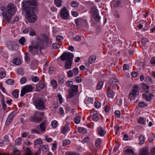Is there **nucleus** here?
<instances>
[{"instance_id":"nucleus-1","label":"nucleus","mask_w":155,"mask_h":155,"mask_svg":"<svg viewBox=\"0 0 155 155\" xmlns=\"http://www.w3.org/2000/svg\"><path fill=\"white\" fill-rule=\"evenodd\" d=\"M48 38L45 37L41 39H38L35 43L32 44L28 46V51L33 55L38 54V50L41 51L44 48L45 45L48 43Z\"/></svg>"},{"instance_id":"nucleus-2","label":"nucleus","mask_w":155,"mask_h":155,"mask_svg":"<svg viewBox=\"0 0 155 155\" xmlns=\"http://www.w3.org/2000/svg\"><path fill=\"white\" fill-rule=\"evenodd\" d=\"M6 9V13H2V15L4 18L9 22L13 15L15 14L16 9L14 5L11 3L9 4L8 5Z\"/></svg>"},{"instance_id":"nucleus-3","label":"nucleus","mask_w":155,"mask_h":155,"mask_svg":"<svg viewBox=\"0 0 155 155\" xmlns=\"http://www.w3.org/2000/svg\"><path fill=\"white\" fill-rule=\"evenodd\" d=\"M66 84L69 87H71L68 90L69 94L67 98H71L76 94L78 92V86L73 85V82L71 81H68L66 83Z\"/></svg>"},{"instance_id":"nucleus-4","label":"nucleus","mask_w":155,"mask_h":155,"mask_svg":"<svg viewBox=\"0 0 155 155\" xmlns=\"http://www.w3.org/2000/svg\"><path fill=\"white\" fill-rule=\"evenodd\" d=\"M26 11V18L29 22L33 23L36 21L37 16L35 14L34 8H27L24 9Z\"/></svg>"},{"instance_id":"nucleus-5","label":"nucleus","mask_w":155,"mask_h":155,"mask_svg":"<svg viewBox=\"0 0 155 155\" xmlns=\"http://www.w3.org/2000/svg\"><path fill=\"white\" fill-rule=\"evenodd\" d=\"M45 102L44 99L41 97H37L33 99V104L38 110H43L45 109Z\"/></svg>"},{"instance_id":"nucleus-6","label":"nucleus","mask_w":155,"mask_h":155,"mask_svg":"<svg viewBox=\"0 0 155 155\" xmlns=\"http://www.w3.org/2000/svg\"><path fill=\"white\" fill-rule=\"evenodd\" d=\"M22 4L24 9L31 8L32 7L35 9L37 5V0H28L27 1L23 2Z\"/></svg>"},{"instance_id":"nucleus-7","label":"nucleus","mask_w":155,"mask_h":155,"mask_svg":"<svg viewBox=\"0 0 155 155\" xmlns=\"http://www.w3.org/2000/svg\"><path fill=\"white\" fill-rule=\"evenodd\" d=\"M44 114L41 112H37L33 116L30 117V120L33 122H39L44 117Z\"/></svg>"},{"instance_id":"nucleus-8","label":"nucleus","mask_w":155,"mask_h":155,"mask_svg":"<svg viewBox=\"0 0 155 155\" xmlns=\"http://www.w3.org/2000/svg\"><path fill=\"white\" fill-rule=\"evenodd\" d=\"M74 57L73 54L69 52H65L60 56V59L62 61L65 60L73 61Z\"/></svg>"},{"instance_id":"nucleus-9","label":"nucleus","mask_w":155,"mask_h":155,"mask_svg":"<svg viewBox=\"0 0 155 155\" xmlns=\"http://www.w3.org/2000/svg\"><path fill=\"white\" fill-rule=\"evenodd\" d=\"M60 14L61 17L65 20L68 19L70 17L69 12L65 7H64L61 10Z\"/></svg>"},{"instance_id":"nucleus-10","label":"nucleus","mask_w":155,"mask_h":155,"mask_svg":"<svg viewBox=\"0 0 155 155\" xmlns=\"http://www.w3.org/2000/svg\"><path fill=\"white\" fill-rule=\"evenodd\" d=\"M32 86L30 85L25 86L21 90V96L22 97L27 93L32 91Z\"/></svg>"},{"instance_id":"nucleus-11","label":"nucleus","mask_w":155,"mask_h":155,"mask_svg":"<svg viewBox=\"0 0 155 155\" xmlns=\"http://www.w3.org/2000/svg\"><path fill=\"white\" fill-rule=\"evenodd\" d=\"M139 90L138 86L137 85L134 86L132 90L130 92L129 96L131 98L135 97L137 94V93Z\"/></svg>"},{"instance_id":"nucleus-12","label":"nucleus","mask_w":155,"mask_h":155,"mask_svg":"<svg viewBox=\"0 0 155 155\" xmlns=\"http://www.w3.org/2000/svg\"><path fill=\"white\" fill-rule=\"evenodd\" d=\"M93 9H94L93 11V17L97 21H99L101 18L100 16L98 15V11L94 6L92 7Z\"/></svg>"},{"instance_id":"nucleus-13","label":"nucleus","mask_w":155,"mask_h":155,"mask_svg":"<svg viewBox=\"0 0 155 155\" xmlns=\"http://www.w3.org/2000/svg\"><path fill=\"white\" fill-rule=\"evenodd\" d=\"M46 121H43L40 124L39 127L38 126L37 127V128L40 130L41 132H43L45 130Z\"/></svg>"},{"instance_id":"nucleus-14","label":"nucleus","mask_w":155,"mask_h":155,"mask_svg":"<svg viewBox=\"0 0 155 155\" xmlns=\"http://www.w3.org/2000/svg\"><path fill=\"white\" fill-rule=\"evenodd\" d=\"M45 87V85L41 81H39L36 85V87L39 90L44 89Z\"/></svg>"},{"instance_id":"nucleus-15","label":"nucleus","mask_w":155,"mask_h":155,"mask_svg":"<svg viewBox=\"0 0 155 155\" xmlns=\"http://www.w3.org/2000/svg\"><path fill=\"white\" fill-rule=\"evenodd\" d=\"M153 96V95L151 93H149L148 94H143V97L147 101H150L151 100L152 97Z\"/></svg>"},{"instance_id":"nucleus-16","label":"nucleus","mask_w":155,"mask_h":155,"mask_svg":"<svg viewBox=\"0 0 155 155\" xmlns=\"http://www.w3.org/2000/svg\"><path fill=\"white\" fill-rule=\"evenodd\" d=\"M73 61L67 60L65 62V67L66 69H69L71 68Z\"/></svg>"},{"instance_id":"nucleus-17","label":"nucleus","mask_w":155,"mask_h":155,"mask_svg":"<svg viewBox=\"0 0 155 155\" xmlns=\"http://www.w3.org/2000/svg\"><path fill=\"white\" fill-rule=\"evenodd\" d=\"M93 102V99L92 98L89 97H87L84 101L85 103L88 106H89L90 104H92Z\"/></svg>"},{"instance_id":"nucleus-18","label":"nucleus","mask_w":155,"mask_h":155,"mask_svg":"<svg viewBox=\"0 0 155 155\" xmlns=\"http://www.w3.org/2000/svg\"><path fill=\"white\" fill-rule=\"evenodd\" d=\"M107 95L109 97L112 98L115 94V92L113 91L110 89H108L107 90Z\"/></svg>"},{"instance_id":"nucleus-19","label":"nucleus","mask_w":155,"mask_h":155,"mask_svg":"<svg viewBox=\"0 0 155 155\" xmlns=\"http://www.w3.org/2000/svg\"><path fill=\"white\" fill-rule=\"evenodd\" d=\"M110 85L115 87L116 86V79L115 78H112L109 81Z\"/></svg>"},{"instance_id":"nucleus-20","label":"nucleus","mask_w":155,"mask_h":155,"mask_svg":"<svg viewBox=\"0 0 155 155\" xmlns=\"http://www.w3.org/2000/svg\"><path fill=\"white\" fill-rule=\"evenodd\" d=\"M142 89L144 92L147 93L149 91V87L146 84H143L142 85Z\"/></svg>"},{"instance_id":"nucleus-21","label":"nucleus","mask_w":155,"mask_h":155,"mask_svg":"<svg viewBox=\"0 0 155 155\" xmlns=\"http://www.w3.org/2000/svg\"><path fill=\"white\" fill-rule=\"evenodd\" d=\"M54 3L57 7H60L62 6L63 1L62 0H54Z\"/></svg>"},{"instance_id":"nucleus-22","label":"nucleus","mask_w":155,"mask_h":155,"mask_svg":"<svg viewBox=\"0 0 155 155\" xmlns=\"http://www.w3.org/2000/svg\"><path fill=\"white\" fill-rule=\"evenodd\" d=\"M137 123L141 125H145V120L143 117H139L137 121Z\"/></svg>"},{"instance_id":"nucleus-23","label":"nucleus","mask_w":155,"mask_h":155,"mask_svg":"<svg viewBox=\"0 0 155 155\" xmlns=\"http://www.w3.org/2000/svg\"><path fill=\"white\" fill-rule=\"evenodd\" d=\"M98 133L100 136H104L105 134V131L103 130L102 127H99L97 128Z\"/></svg>"},{"instance_id":"nucleus-24","label":"nucleus","mask_w":155,"mask_h":155,"mask_svg":"<svg viewBox=\"0 0 155 155\" xmlns=\"http://www.w3.org/2000/svg\"><path fill=\"white\" fill-rule=\"evenodd\" d=\"M96 56L95 55L91 56L89 59V62L90 64L93 63L96 60Z\"/></svg>"},{"instance_id":"nucleus-25","label":"nucleus","mask_w":155,"mask_h":155,"mask_svg":"<svg viewBox=\"0 0 155 155\" xmlns=\"http://www.w3.org/2000/svg\"><path fill=\"white\" fill-rule=\"evenodd\" d=\"M83 20L80 18H78L75 20V22L77 26H79L82 24V22Z\"/></svg>"},{"instance_id":"nucleus-26","label":"nucleus","mask_w":155,"mask_h":155,"mask_svg":"<svg viewBox=\"0 0 155 155\" xmlns=\"http://www.w3.org/2000/svg\"><path fill=\"white\" fill-rule=\"evenodd\" d=\"M13 63L15 65H18L21 64V61L19 58H16L13 61Z\"/></svg>"},{"instance_id":"nucleus-27","label":"nucleus","mask_w":155,"mask_h":155,"mask_svg":"<svg viewBox=\"0 0 155 155\" xmlns=\"http://www.w3.org/2000/svg\"><path fill=\"white\" fill-rule=\"evenodd\" d=\"M125 152L130 155H135V153L134 150L129 148H127L125 150Z\"/></svg>"},{"instance_id":"nucleus-28","label":"nucleus","mask_w":155,"mask_h":155,"mask_svg":"<svg viewBox=\"0 0 155 155\" xmlns=\"http://www.w3.org/2000/svg\"><path fill=\"white\" fill-rule=\"evenodd\" d=\"M69 129V127H65L64 126H62L61 128V132L64 134L68 131Z\"/></svg>"},{"instance_id":"nucleus-29","label":"nucleus","mask_w":155,"mask_h":155,"mask_svg":"<svg viewBox=\"0 0 155 155\" xmlns=\"http://www.w3.org/2000/svg\"><path fill=\"white\" fill-rule=\"evenodd\" d=\"M93 120L97 121L99 120V117L97 114H94L92 115Z\"/></svg>"},{"instance_id":"nucleus-30","label":"nucleus","mask_w":155,"mask_h":155,"mask_svg":"<svg viewBox=\"0 0 155 155\" xmlns=\"http://www.w3.org/2000/svg\"><path fill=\"white\" fill-rule=\"evenodd\" d=\"M51 84L54 89L56 88L57 87V82L56 80H52L51 81Z\"/></svg>"},{"instance_id":"nucleus-31","label":"nucleus","mask_w":155,"mask_h":155,"mask_svg":"<svg viewBox=\"0 0 155 155\" xmlns=\"http://www.w3.org/2000/svg\"><path fill=\"white\" fill-rule=\"evenodd\" d=\"M78 131L79 133L85 134L87 132V129L84 127H80L78 129Z\"/></svg>"},{"instance_id":"nucleus-32","label":"nucleus","mask_w":155,"mask_h":155,"mask_svg":"<svg viewBox=\"0 0 155 155\" xmlns=\"http://www.w3.org/2000/svg\"><path fill=\"white\" fill-rule=\"evenodd\" d=\"M139 143L140 144H143L145 141V139L144 136L142 135H140L139 137Z\"/></svg>"},{"instance_id":"nucleus-33","label":"nucleus","mask_w":155,"mask_h":155,"mask_svg":"<svg viewBox=\"0 0 155 155\" xmlns=\"http://www.w3.org/2000/svg\"><path fill=\"white\" fill-rule=\"evenodd\" d=\"M103 83L102 81L99 82L97 84V89L98 90H100L101 89L103 86Z\"/></svg>"},{"instance_id":"nucleus-34","label":"nucleus","mask_w":155,"mask_h":155,"mask_svg":"<svg viewBox=\"0 0 155 155\" xmlns=\"http://www.w3.org/2000/svg\"><path fill=\"white\" fill-rule=\"evenodd\" d=\"M81 121V117L80 116H77L74 119V121L77 124L80 123Z\"/></svg>"},{"instance_id":"nucleus-35","label":"nucleus","mask_w":155,"mask_h":155,"mask_svg":"<svg viewBox=\"0 0 155 155\" xmlns=\"http://www.w3.org/2000/svg\"><path fill=\"white\" fill-rule=\"evenodd\" d=\"M101 140L100 139H97L95 142V144L97 147H100L101 145Z\"/></svg>"},{"instance_id":"nucleus-36","label":"nucleus","mask_w":155,"mask_h":155,"mask_svg":"<svg viewBox=\"0 0 155 155\" xmlns=\"http://www.w3.org/2000/svg\"><path fill=\"white\" fill-rule=\"evenodd\" d=\"M79 5V3L75 1H72L71 2V5L73 7H77Z\"/></svg>"},{"instance_id":"nucleus-37","label":"nucleus","mask_w":155,"mask_h":155,"mask_svg":"<svg viewBox=\"0 0 155 155\" xmlns=\"http://www.w3.org/2000/svg\"><path fill=\"white\" fill-rule=\"evenodd\" d=\"M6 83L8 84L12 85L14 84V81L12 79H8L6 81Z\"/></svg>"},{"instance_id":"nucleus-38","label":"nucleus","mask_w":155,"mask_h":155,"mask_svg":"<svg viewBox=\"0 0 155 155\" xmlns=\"http://www.w3.org/2000/svg\"><path fill=\"white\" fill-rule=\"evenodd\" d=\"M147 104L143 101L140 102L138 104V105L141 107H143L147 106Z\"/></svg>"},{"instance_id":"nucleus-39","label":"nucleus","mask_w":155,"mask_h":155,"mask_svg":"<svg viewBox=\"0 0 155 155\" xmlns=\"http://www.w3.org/2000/svg\"><path fill=\"white\" fill-rule=\"evenodd\" d=\"M25 39L24 37H22L19 40V43L21 45H24L25 42Z\"/></svg>"},{"instance_id":"nucleus-40","label":"nucleus","mask_w":155,"mask_h":155,"mask_svg":"<svg viewBox=\"0 0 155 155\" xmlns=\"http://www.w3.org/2000/svg\"><path fill=\"white\" fill-rule=\"evenodd\" d=\"M4 98H3L2 100V104L4 110H5L7 109V106L4 101Z\"/></svg>"},{"instance_id":"nucleus-41","label":"nucleus","mask_w":155,"mask_h":155,"mask_svg":"<svg viewBox=\"0 0 155 155\" xmlns=\"http://www.w3.org/2000/svg\"><path fill=\"white\" fill-rule=\"evenodd\" d=\"M12 119L8 116L5 122V124L7 125L9 124L12 121Z\"/></svg>"},{"instance_id":"nucleus-42","label":"nucleus","mask_w":155,"mask_h":155,"mask_svg":"<svg viewBox=\"0 0 155 155\" xmlns=\"http://www.w3.org/2000/svg\"><path fill=\"white\" fill-rule=\"evenodd\" d=\"M42 143V141L41 139H38L34 143V145L35 146H36V145H37L38 144H39Z\"/></svg>"},{"instance_id":"nucleus-43","label":"nucleus","mask_w":155,"mask_h":155,"mask_svg":"<svg viewBox=\"0 0 155 155\" xmlns=\"http://www.w3.org/2000/svg\"><path fill=\"white\" fill-rule=\"evenodd\" d=\"M21 137H19L15 140V143L17 145H19L21 144Z\"/></svg>"},{"instance_id":"nucleus-44","label":"nucleus","mask_w":155,"mask_h":155,"mask_svg":"<svg viewBox=\"0 0 155 155\" xmlns=\"http://www.w3.org/2000/svg\"><path fill=\"white\" fill-rule=\"evenodd\" d=\"M6 76L5 72L1 71L0 72V79H2L5 77Z\"/></svg>"},{"instance_id":"nucleus-45","label":"nucleus","mask_w":155,"mask_h":155,"mask_svg":"<svg viewBox=\"0 0 155 155\" xmlns=\"http://www.w3.org/2000/svg\"><path fill=\"white\" fill-rule=\"evenodd\" d=\"M73 72L75 75H78L79 73L78 69L77 68H74L73 70Z\"/></svg>"},{"instance_id":"nucleus-46","label":"nucleus","mask_w":155,"mask_h":155,"mask_svg":"<svg viewBox=\"0 0 155 155\" xmlns=\"http://www.w3.org/2000/svg\"><path fill=\"white\" fill-rule=\"evenodd\" d=\"M57 122L56 120L53 121L51 122V126L53 128H55L57 127Z\"/></svg>"},{"instance_id":"nucleus-47","label":"nucleus","mask_w":155,"mask_h":155,"mask_svg":"<svg viewBox=\"0 0 155 155\" xmlns=\"http://www.w3.org/2000/svg\"><path fill=\"white\" fill-rule=\"evenodd\" d=\"M57 97L58 98V100L61 104L62 102L63 98L61 95L60 94H58L57 95Z\"/></svg>"},{"instance_id":"nucleus-48","label":"nucleus","mask_w":155,"mask_h":155,"mask_svg":"<svg viewBox=\"0 0 155 155\" xmlns=\"http://www.w3.org/2000/svg\"><path fill=\"white\" fill-rule=\"evenodd\" d=\"M26 78L25 77H23L21 78L20 79V83L21 84H25L26 82Z\"/></svg>"},{"instance_id":"nucleus-49","label":"nucleus","mask_w":155,"mask_h":155,"mask_svg":"<svg viewBox=\"0 0 155 155\" xmlns=\"http://www.w3.org/2000/svg\"><path fill=\"white\" fill-rule=\"evenodd\" d=\"M12 95L16 98H18V93L14 91L12 93Z\"/></svg>"},{"instance_id":"nucleus-50","label":"nucleus","mask_w":155,"mask_h":155,"mask_svg":"<svg viewBox=\"0 0 155 155\" xmlns=\"http://www.w3.org/2000/svg\"><path fill=\"white\" fill-rule=\"evenodd\" d=\"M29 34L31 36H35L36 35V33L33 29L30 28Z\"/></svg>"},{"instance_id":"nucleus-51","label":"nucleus","mask_w":155,"mask_h":155,"mask_svg":"<svg viewBox=\"0 0 155 155\" xmlns=\"http://www.w3.org/2000/svg\"><path fill=\"white\" fill-rule=\"evenodd\" d=\"M101 105V104L100 102L98 101H96L95 102L94 106L96 108H99L100 107Z\"/></svg>"},{"instance_id":"nucleus-52","label":"nucleus","mask_w":155,"mask_h":155,"mask_svg":"<svg viewBox=\"0 0 155 155\" xmlns=\"http://www.w3.org/2000/svg\"><path fill=\"white\" fill-rule=\"evenodd\" d=\"M65 154L66 155H79L78 154L71 152H67Z\"/></svg>"},{"instance_id":"nucleus-53","label":"nucleus","mask_w":155,"mask_h":155,"mask_svg":"<svg viewBox=\"0 0 155 155\" xmlns=\"http://www.w3.org/2000/svg\"><path fill=\"white\" fill-rule=\"evenodd\" d=\"M48 146L46 145H44L42 147V151L44 153H45L47 150Z\"/></svg>"},{"instance_id":"nucleus-54","label":"nucleus","mask_w":155,"mask_h":155,"mask_svg":"<svg viewBox=\"0 0 155 155\" xmlns=\"http://www.w3.org/2000/svg\"><path fill=\"white\" fill-rule=\"evenodd\" d=\"M25 61H28L30 59V58L28 57V53L27 52H26L25 53Z\"/></svg>"},{"instance_id":"nucleus-55","label":"nucleus","mask_w":155,"mask_h":155,"mask_svg":"<svg viewBox=\"0 0 155 155\" xmlns=\"http://www.w3.org/2000/svg\"><path fill=\"white\" fill-rule=\"evenodd\" d=\"M70 141L68 140H64L63 141V146H66L70 143Z\"/></svg>"},{"instance_id":"nucleus-56","label":"nucleus","mask_w":155,"mask_h":155,"mask_svg":"<svg viewBox=\"0 0 155 155\" xmlns=\"http://www.w3.org/2000/svg\"><path fill=\"white\" fill-rule=\"evenodd\" d=\"M68 76L69 78H71L73 77V73L72 71L70 70H69L68 72L67 73Z\"/></svg>"},{"instance_id":"nucleus-57","label":"nucleus","mask_w":155,"mask_h":155,"mask_svg":"<svg viewBox=\"0 0 155 155\" xmlns=\"http://www.w3.org/2000/svg\"><path fill=\"white\" fill-rule=\"evenodd\" d=\"M52 47L54 49H58L60 48V46L56 43H54L52 45Z\"/></svg>"},{"instance_id":"nucleus-58","label":"nucleus","mask_w":155,"mask_h":155,"mask_svg":"<svg viewBox=\"0 0 155 155\" xmlns=\"http://www.w3.org/2000/svg\"><path fill=\"white\" fill-rule=\"evenodd\" d=\"M82 79L79 76H77L75 79V81L77 83H80L81 82Z\"/></svg>"},{"instance_id":"nucleus-59","label":"nucleus","mask_w":155,"mask_h":155,"mask_svg":"<svg viewBox=\"0 0 155 155\" xmlns=\"http://www.w3.org/2000/svg\"><path fill=\"white\" fill-rule=\"evenodd\" d=\"M16 112L15 111H13L8 116L9 117L13 119L15 115Z\"/></svg>"},{"instance_id":"nucleus-60","label":"nucleus","mask_w":155,"mask_h":155,"mask_svg":"<svg viewBox=\"0 0 155 155\" xmlns=\"http://www.w3.org/2000/svg\"><path fill=\"white\" fill-rule=\"evenodd\" d=\"M58 83L59 84H62L64 82V79L62 78H60L58 81Z\"/></svg>"},{"instance_id":"nucleus-61","label":"nucleus","mask_w":155,"mask_h":155,"mask_svg":"<svg viewBox=\"0 0 155 155\" xmlns=\"http://www.w3.org/2000/svg\"><path fill=\"white\" fill-rule=\"evenodd\" d=\"M123 69L124 70H128L129 68V66L128 64H124L123 65Z\"/></svg>"},{"instance_id":"nucleus-62","label":"nucleus","mask_w":155,"mask_h":155,"mask_svg":"<svg viewBox=\"0 0 155 155\" xmlns=\"http://www.w3.org/2000/svg\"><path fill=\"white\" fill-rule=\"evenodd\" d=\"M20 153L19 151L17 149L15 150L13 153V155H19Z\"/></svg>"},{"instance_id":"nucleus-63","label":"nucleus","mask_w":155,"mask_h":155,"mask_svg":"<svg viewBox=\"0 0 155 155\" xmlns=\"http://www.w3.org/2000/svg\"><path fill=\"white\" fill-rule=\"evenodd\" d=\"M123 5L120 1L117 2V7L121 8L123 6Z\"/></svg>"},{"instance_id":"nucleus-64","label":"nucleus","mask_w":155,"mask_h":155,"mask_svg":"<svg viewBox=\"0 0 155 155\" xmlns=\"http://www.w3.org/2000/svg\"><path fill=\"white\" fill-rule=\"evenodd\" d=\"M39 80V79L38 77L37 76H35L32 79V81L35 82H36L38 81Z\"/></svg>"}]
</instances>
